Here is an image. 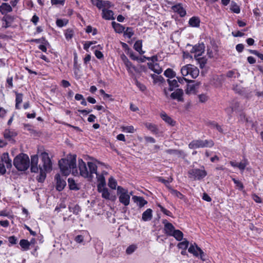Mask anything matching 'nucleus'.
Here are the masks:
<instances>
[{"instance_id":"774afa93","label":"nucleus","mask_w":263,"mask_h":263,"mask_svg":"<svg viewBox=\"0 0 263 263\" xmlns=\"http://www.w3.org/2000/svg\"><path fill=\"white\" fill-rule=\"evenodd\" d=\"M8 241L11 244L15 245L16 243L17 238L14 236H10Z\"/></svg>"},{"instance_id":"69168bd1","label":"nucleus","mask_w":263,"mask_h":263,"mask_svg":"<svg viewBox=\"0 0 263 263\" xmlns=\"http://www.w3.org/2000/svg\"><path fill=\"white\" fill-rule=\"evenodd\" d=\"M51 4L52 5H61L63 6L65 3V1L64 0H51Z\"/></svg>"},{"instance_id":"f704fd0d","label":"nucleus","mask_w":263,"mask_h":263,"mask_svg":"<svg viewBox=\"0 0 263 263\" xmlns=\"http://www.w3.org/2000/svg\"><path fill=\"white\" fill-rule=\"evenodd\" d=\"M20 245L23 250L26 251L29 249L30 242L26 239H21L20 242Z\"/></svg>"},{"instance_id":"423d86ee","label":"nucleus","mask_w":263,"mask_h":263,"mask_svg":"<svg viewBox=\"0 0 263 263\" xmlns=\"http://www.w3.org/2000/svg\"><path fill=\"white\" fill-rule=\"evenodd\" d=\"M117 195L119 196V201L125 206H127L130 202V195L128 190L120 186L117 187Z\"/></svg>"},{"instance_id":"bf43d9fd","label":"nucleus","mask_w":263,"mask_h":263,"mask_svg":"<svg viewBox=\"0 0 263 263\" xmlns=\"http://www.w3.org/2000/svg\"><path fill=\"white\" fill-rule=\"evenodd\" d=\"M112 5L109 1H102V8L103 9H107L111 7Z\"/></svg>"},{"instance_id":"f3484780","label":"nucleus","mask_w":263,"mask_h":263,"mask_svg":"<svg viewBox=\"0 0 263 263\" xmlns=\"http://www.w3.org/2000/svg\"><path fill=\"white\" fill-rule=\"evenodd\" d=\"M12 11V8L10 5L8 3H3L0 6V12L2 14H6Z\"/></svg>"},{"instance_id":"de8ad7c7","label":"nucleus","mask_w":263,"mask_h":263,"mask_svg":"<svg viewBox=\"0 0 263 263\" xmlns=\"http://www.w3.org/2000/svg\"><path fill=\"white\" fill-rule=\"evenodd\" d=\"M137 248V246L135 245H132L128 246L126 250V254L128 255L132 254L135 251Z\"/></svg>"},{"instance_id":"5fc2aeb1","label":"nucleus","mask_w":263,"mask_h":263,"mask_svg":"<svg viewBox=\"0 0 263 263\" xmlns=\"http://www.w3.org/2000/svg\"><path fill=\"white\" fill-rule=\"evenodd\" d=\"M122 128V131L126 133H133L135 131L134 127L133 126H123Z\"/></svg>"},{"instance_id":"49530a36","label":"nucleus","mask_w":263,"mask_h":263,"mask_svg":"<svg viewBox=\"0 0 263 263\" xmlns=\"http://www.w3.org/2000/svg\"><path fill=\"white\" fill-rule=\"evenodd\" d=\"M151 76H152V78H153V79L154 80V82L155 83H156L158 82L162 83L164 81V78L162 76H158L154 74H152Z\"/></svg>"},{"instance_id":"b1692460","label":"nucleus","mask_w":263,"mask_h":263,"mask_svg":"<svg viewBox=\"0 0 263 263\" xmlns=\"http://www.w3.org/2000/svg\"><path fill=\"white\" fill-rule=\"evenodd\" d=\"M3 163H5L7 167L10 168L12 166L11 160L9 158V154L7 153H4L2 154V158Z\"/></svg>"},{"instance_id":"c756f323","label":"nucleus","mask_w":263,"mask_h":263,"mask_svg":"<svg viewBox=\"0 0 263 263\" xmlns=\"http://www.w3.org/2000/svg\"><path fill=\"white\" fill-rule=\"evenodd\" d=\"M112 25L116 32L121 33L124 32L125 28L122 25L113 22H112Z\"/></svg>"},{"instance_id":"a211bd4d","label":"nucleus","mask_w":263,"mask_h":263,"mask_svg":"<svg viewBox=\"0 0 263 263\" xmlns=\"http://www.w3.org/2000/svg\"><path fill=\"white\" fill-rule=\"evenodd\" d=\"M148 68L157 74H160L162 71V69L157 63H148Z\"/></svg>"},{"instance_id":"393cba45","label":"nucleus","mask_w":263,"mask_h":263,"mask_svg":"<svg viewBox=\"0 0 263 263\" xmlns=\"http://www.w3.org/2000/svg\"><path fill=\"white\" fill-rule=\"evenodd\" d=\"M160 116L161 118L163 119V120H164L166 123H168L169 125H171L172 126L174 125L175 122L165 112H163L161 113Z\"/></svg>"},{"instance_id":"8fccbe9b","label":"nucleus","mask_w":263,"mask_h":263,"mask_svg":"<svg viewBox=\"0 0 263 263\" xmlns=\"http://www.w3.org/2000/svg\"><path fill=\"white\" fill-rule=\"evenodd\" d=\"M189 241L187 240H184L183 241L180 242L178 244V247L179 248L186 250L189 246Z\"/></svg>"},{"instance_id":"2eb2a0df","label":"nucleus","mask_w":263,"mask_h":263,"mask_svg":"<svg viewBox=\"0 0 263 263\" xmlns=\"http://www.w3.org/2000/svg\"><path fill=\"white\" fill-rule=\"evenodd\" d=\"M102 17L106 20H114V12L112 11L107 9H102Z\"/></svg>"},{"instance_id":"a878e982","label":"nucleus","mask_w":263,"mask_h":263,"mask_svg":"<svg viewBox=\"0 0 263 263\" xmlns=\"http://www.w3.org/2000/svg\"><path fill=\"white\" fill-rule=\"evenodd\" d=\"M206 125L211 128L216 129L220 133H223L221 126L215 121H209L206 123Z\"/></svg>"},{"instance_id":"9b49d317","label":"nucleus","mask_w":263,"mask_h":263,"mask_svg":"<svg viewBox=\"0 0 263 263\" xmlns=\"http://www.w3.org/2000/svg\"><path fill=\"white\" fill-rule=\"evenodd\" d=\"M205 46L203 44H199L194 46L191 52L195 53V58H197L202 55L204 51Z\"/></svg>"},{"instance_id":"680f3d73","label":"nucleus","mask_w":263,"mask_h":263,"mask_svg":"<svg viewBox=\"0 0 263 263\" xmlns=\"http://www.w3.org/2000/svg\"><path fill=\"white\" fill-rule=\"evenodd\" d=\"M127 54L129 55V57L131 58V59L133 60H139V58L137 56L135 55V53H134V52L129 49V48L128 49V52H127Z\"/></svg>"},{"instance_id":"7c9ffc66","label":"nucleus","mask_w":263,"mask_h":263,"mask_svg":"<svg viewBox=\"0 0 263 263\" xmlns=\"http://www.w3.org/2000/svg\"><path fill=\"white\" fill-rule=\"evenodd\" d=\"M40 170V175L37 178V180L40 182H43L46 177V171L43 170V168L40 165L39 166Z\"/></svg>"},{"instance_id":"37998d69","label":"nucleus","mask_w":263,"mask_h":263,"mask_svg":"<svg viewBox=\"0 0 263 263\" xmlns=\"http://www.w3.org/2000/svg\"><path fill=\"white\" fill-rule=\"evenodd\" d=\"M117 183L116 180L112 177H110L108 185L112 189H116Z\"/></svg>"},{"instance_id":"864d4df0","label":"nucleus","mask_w":263,"mask_h":263,"mask_svg":"<svg viewBox=\"0 0 263 263\" xmlns=\"http://www.w3.org/2000/svg\"><path fill=\"white\" fill-rule=\"evenodd\" d=\"M248 164V162L247 160H243L241 161L240 163H238V167L241 170L243 171L246 166Z\"/></svg>"},{"instance_id":"9d476101","label":"nucleus","mask_w":263,"mask_h":263,"mask_svg":"<svg viewBox=\"0 0 263 263\" xmlns=\"http://www.w3.org/2000/svg\"><path fill=\"white\" fill-rule=\"evenodd\" d=\"M167 82L169 84V88L164 89V93L166 97L168 98L169 92L173 91L175 88L178 87L179 86L178 84V81L176 80H171L170 79L167 80Z\"/></svg>"},{"instance_id":"ea45409f","label":"nucleus","mask_w":263,"mask_h":263,"mask_svg":"<svg viewBox=\"0 0 263 263\" xmlns=\"http://www.w3.org/2000/svg\"><path fill=\"white\" fill-rule=\"evenodd\" d=\"M230 9L232 11L235 13H239L240 10L239 6L235 2H232L231 4V8Z\"/></svg>"},{"instance_id":"f03ea898","label":"nucleus","mask_w":263,"mask_h":263,"mask_svg":"<svg viewBox=\"0 0 263 263\" xmlns=\"http://www.w3.org/2000/svg\"><path fill=\"white\" fill-rule=\"evenodd\" d=\"M59 166L62 173L65 176L71 172L73 175L80 174L76 167V156H73L69 159H62L59 161Z\"/></svg>"},{"instance_id":"2f4dec72","label":"nucleus","mask_w":263,"mask_h":263,"mask_svg":"<svg viewBox=\"0 0 263 263\" xmlns=\"http://www.w3.org/2000/svg\"><path fill=\"white\" fill-rule=\"evenodd\" d=\"M2 21L5 23L3 24V27L7 28L10 26V23L13 21V18L10 15H6L3 17Z\"/></svg>"},{"instance_id":"58836bf2","label":"nucleus","mask_w":263,"mask_h":263,"mask_svg":"<svg viewBox=\"0 0 263 263\" xmlns=\"http://www.w3.org/2000/svg\"><path fill=\"white\" fill-rule=\"evenodd\" d=\"M185 91L186 93L188 95L195 93L196 86L194 84H188Z\"/></svg>"},{"instance_id":"39448f33","label":"nucleus","mask_w":263,"mask_h":263,"mask_svg":"<svg viewBox=\"0 0 263 263\" xmlns=\"http://www.w3.org/2000/svg\"><path fill=\"white\" fill-rule=\"evenodd\" d=\"M214 143L212 140H202L201 139L193 140L189 144V147L191 149H196L203 147H211Z\"/></svg>"},{"instance_id":"338daca9","label":"nucleus","mask_w":263,"mask_h":263,"mask_svg":"<svg viewBox=\"0 0 263 263\" xmlns=\"http://www.w3.org/2000/svg\"><path fill=\"white\" fill-rule=\"evenodd\" d=\"M200 102L203 103L206 101L208 99V97L204 94H201L198 96Z\"/></svg>"},{"instance_id":"4be33fe9","label":"nucleus","mask_w":263,"mask_h":263,"mask_svg":"<svg viewBox=\"0 0 263 263\" xmlns=\"http://www.w3.org/2000/svg\"><path fill=\"white\" fill-rule=\"evenodd\" d=\"M144 125L153 134L157 135L158 134L159 130L155 124L149 122H146L144 124Z\"/></svg>"},{"instance_id":"4468645a","label":"nucleus","mask_w":263,"mask_h":263,"mask_svg":"<svg viewBox=\"0 0 263 263\" xmlns=\"http://www.w3.org/2000/svg\"><path fill=\"white\" fill-rule=\"evenodd\" d=\"M183 94V90L181 89H177L176 90L172 92L170 97L173 99H176L178 101H183L182 96Z\"/></svg>"},{"instance_id":"72a5a7b5","label":"nucleus","mask_w":263,"mask_h":263,"mask_svg":"<svg viewBox=\"0 0 263 263\" xmlns=\"http://www.w3.org/2000/svg\"><path fill=\"white\" fill-rule=\"evenodd\" d=\"M126 67V69L128 72L130 74H134V72L136 70V67L133 65V64L130 62H128L126 64H124Z\"/></svg>"},{"instance_id":"09e8293b","label":"nucleus","mask_w":263,"mask_h":263,"mask_svg":"<svg viewBox=\"0 0 263 263\" xmlns=\"http://www.w3.org/2000/svg\"><path fill=\"white\" fill-rule=\"evenodd\" d=\"M159 181L164 183L168 189L171 187L169 186V183L173 180L172 178H169L168 180H165L162 177H159L158 179Z\"/></svg>"},{"instance_id":"f8f14e48","label":"nucleus","mask_w":263,"mask_h":263,"mask_svg":"<svg viewBox=\"0 0 263 263\" xmlns=\"http://www.w3.org/2000/svg\"><path fill=\"white\" fill-rule=\"evenodd\" d=\"M39 158L37 155H35L31 157V171L32 173H36L38 172L39 167L37 166Z\"/></svg>"},{"instance_id":"4d7b16f0","label":"nucleus","mask_w":263,"mask_h":263,"mask_svg":"<svg viewBox=\"0 0 263 263\" xmlns=\"http://www.w3.org/2000/svg\"><path fill=\"white\" fill-rule=\"evenodd\" d=\"M73 35V31L72 30L67 29L66 30L65 33V38L67 40L71 39Z\"/></svg>"},{"instance_id":"bb28decb","label":"nucleus","mask_w":263,"mask_h":263,"mask_svg":"<svg viewBox=\"0 0 263 263\" xmlns=\"http://www.w3.org/2000/svg\"><path fill=\"white\" fill-rule=\"evenodd\" d=\"M199 249H201L200 248H199L196 243H194V245H191L190 247H189L188 249V251L193 254L195 256H199Z\"/></svg>"},{"instance_id":"a18cd8bd","label":"nucleus","mask_w":263,"mask_h":263,"mask_svg":"<svg viewBox=\"0 0 263 263\" xmlns=\"http://www.w3.org/2000/svg\"><path fill=\"white\" fill-rule=\"evenodd\" d=\"M227 76L228 78H236L239 76V73L235 70H230L227 73Z\"/></svg>"},{"instance_id":"aec40b11","label":"nucleus","mask_w":263,"mask_h":263,"mask_svg":"<svg viewBox=\"0 0 263 263\" xmlns=\"http://www.w3.org/2000/svg\"><path fill=\"white\" fill-rule=\"evenodd\" d=\"M133 199L140 208L143 207L147 203V202L142 197L135 196L133 197Z\"/></svg>"},{"instance_id":"4c0bfd02","label":"nucleus","mask_w":263,"mask_h":263,"mask_svg":"<svg viewBox=\"0 0 263 263\" xmlns=\"http://www.w3.org/2000/svg\"><path fill=\"white\" fill-rule=\"evenodd\" d=\"M68 183L70 190L77 191L79 189L77 184L72 178H68Z\"/></svg>"},{"instance_id":"473e14b6","label":"nucleus","mask_w":263,"mask_h":263,"mask_svg":"<svg viewBox=\"0 0 263 263\" xmlns=\"http://www.w3.org/2000/svg\"><path fill=\"white\" fill-rule=\"evenodd\" d=\"M171 236H173L178 241H180L183 238V234L180 230H175Z\"/></svg>"},{"instance_id":"13d9d810","label":"nucleus","mask_w":263,"mask_h":263,"mask_svg":"<svg viewBox=\"0 0 263 263\" xmlns=\"http://www.w3.org/2000/svg\"><path fill=\"white\" fill-rule=\"evenodd\" d=\"M135 84L142 91L146 90V87L144 85L139 82L136 79L135 80Z\"/></svg>"},{"instance_id":"c85d7f7f","label":"nucleus","mask_w":263,"mask_h":263,"mask_svg":"<svg viewBox=\"0 0 263 263\" xmlns=\"http://www.w3.org/2000/svg\"><path fill=\"white\" fill-rule=\"evenodd\" d=\"M164 230L165 232V233L168 235L171 236L172 235V233L175 231V227L171 223V224H167L166 226H165V228H164Z\"/></svg>"},{"instance_id":"6ab92c4d","label":"nucleus","mask_w":263,"mask_h":263,"mask_svg":"<svg viewBox=\"0 0 263 263\" xmlns=\"http://www.w3.org/2000/svg\"><path fill=\"white\" fill-rule=\"evenodd\" d=\"M98 190L99 192L102 193V197L106 199H110V194L109 192L108 189L106 187L98 186Z\"/></svg>"},{"instance_id":"dca6fc26","label":"nucleus","mask_w":263,"mask_h":263,"mask_svg":"<svg viewBox=\"0 0 263 263\" xmlns=\"http://www.w3.org/2000/svg\"><path fill=\"white\" fill-rule=\"evenodd\" d=\"M17 135V133L14 130L6 129L4 132V137L5 139L10 141L12 138L15 137Z\"/></svg>"},{"instance_id":"3c124183","label":"nucleus","mask_w":263,"mask_h":263,"mask_svg":"<svg viewBox=\"0 0 263 263\" xmlns=\"http://www.w3.org/2000/svg\"><path fill=\"white\" fill-rule=\"evenodd\" d=\"M92 4L96 6L98 9H102V1L101 0H91Z\"/></svg>"},{"instance_id":"c03bdc74","label":"nucleus","mask_w":263,"mask_h":263,"mask_svg":"<svg viewBox=\"0 0 263 263\" xmlns=\"http://www.w3.org/2000/svg\"><path fill=\"white\" fill-rule=\"evenodd\" d=\"M68 20L66 19H58L56 21V24L59 27H62L64 26H66L68 23Z\"/></svg>"},{"instance_id":"1a4fd4ad","label":"nucleus","mask_w":263,"mask_h":263,"mask_svg":"<svg viewBox=\"0 0 263 263\" xmlns=\"http://www.w3.org/2000/svg\"><path fill=\"white\" fill-rule=\"evenodd\" d=\"M56 180V189L59 191H62L66 185L65 179L62 178L60 175L58 174L55 176Z\"/></svg>"},{"instance_id":"e433bc0d","label":"nucleus","mask_w":263,"mask_h":263,"mask_svg":"<svg viewBox=\"0 0 263 263\" xmlns=\"http://www.w3.org/2000/svg\"><path fill=\"white\" fill-rule=\"evenodd\" d=\"M169 190L171 194L174 196L175 197H176L181 199H183L184 198V195H182L180 192H179L177 190H174L172 187H170Z\"/></svg>"},{"instance_id":"ddd939ff","label":"nucleus","mask_w":263,"mask_h":263,"mask_svg":"<svg viewBox=\"0 0 263 263\" xmlns=\"http://www.w3.org/2000/svg\"><path fill=\"white\" fill-rule=\"evenodd\" d=\"M172 9L174 12L177 13L181 17L184 16L186 14L185 9L181 4L173 6Z\"/></svg>"},{"instance_id":"412c9836","label":"nucleus","mask_w":263,"mask_h":263,"mask_svg":"<svg viewBox=\"0 0 263 263\" xmlns=\"http://www.w3.org/2000/svg\"><path fill=\"white\" fill-rule=\"evenodd\" d=\"M152 210L151 209H147L142 214V219L144 221H149L152 218Z\"/></svg>"},{"instance_id":"0e129e2a","label":"nucleus","mask_w":263,"mask_h":263,"mask_svg":"<svg viewBox=\"0 0 263 263\" xmlns=\"http://www.w3.org/2000/svg\"><path fill=\"white\" fill-rule=\"evenodd\" d=\"M74 240L79 243H82L84 240V236L82 235H78L74 238Z\"/></svg>"},{"instance_id":"5701e85b","label":"nucleus","mask_w":263,"mask_h":263,"mask_svg":"<svg viewBox=\"0 0 263 263\" xmlns=\"http://www.w3.org/2000/svg\"><path fill=\"white\" fill-rule=\"evenodd\" d=\"M142 41L141 40L137 41L134 45V49L139 52L140 54H143L145 51L142 50Z\"/></svg>"},{"instance_id":"20e7f679","label":"nucleus","mask_w":263,"mask_h":263,"mask_svg":"<svg viewBox=\"0 0 263 263\" xmlns=\"http://www.w3.org/2000/svg\"><path fill=\"white\" fill-rule=\"evenodd\" d=\"M181 73L184 77L190 76L191 78L195 79L199 76V71L195 66L187 64L181 68Z\"/></svg>"},{"instance_id":"a19ab883","label":"nucleus","mask_w":263,"mask_h":263,"mask_svg":"<svg viewBox=\"0 0 263 263\" xmlns=\"http://www.w3.org/2000/svg\"><path fill=\"white\" fill-rule=\"evenodd\" d=\"M164 74L165 77L172 78L175 77V72L171 68L167 69L164 72Z\"/></svg>"},{"instance_id":"6e6d98bb","label":"nucleus","mask_w":263,"mask_h":263,"mask_svg":"<svg viewBox=\"0 0 263 263\" xmlns=\"http://www.w3.org/2000/svg\"><path fill=\"white\" fill-rule=\"evenodd\" d=\"M158 206L160 209L161 211L163 214H164L165 215H166L167 216L172 217V213L170 211L166 210V209H165L164 207H163L160 204H158Z\"/></svg>"},{"instance_id":"7ed1b4c3","label":"nucleus","mask_w":263,"mask_h":263,"mask_svg":"<svg viewBox=\"0 0 263 263\" xmlns=\"http://www.w3.org/2000/svg\"><path fill=\"white\" fill-rule=\"evenodd\" d=\"M13 165L19 171H25L30 166V159L27 154L21 153L13 160Z\"/></svg>"},{"instance_id":"0eeeda50","label":"nucleus","mask_w":263,"mask_h":263,"mask_svg":"<svg viewBox=\"0 0 263 263\" xmlns=\"http://www.w3.org/2000/svg\"><path fill=\"white\" fill-rule=\"evenodd\" d=\"M189 177L194 180H201L207 175L204 169L193 168L189 171Z\"/></svg>"},{"instance_id":"6e6552de","label":"nucleus","mask_w":263,"mask_h":263,"mask_svg":"<svg viewBox=\"0 0 263 263\" xmlns=\"http://www.w3.org/2000/svg\"><path fill=\"white\" fill-rule=\"evenodd\" d=\"M41 159L43 163L41 166L43 170L46 172H50L52 170V163L49 157L48 154L44 152L41 154Z\"/></svg>"},{"instance_id":"603ef678","label":"nucleus","mask_w":263,"mask_h":263,"mask_svg":"<svg viewBox=\"0 0 263 263\" xmlns=\"http://www.w3.org/2000/svg\"><path fill=\"white\" fill-rule=\"evenodd\" d=\"M124 35L128 37L129 39L131 38L132 36L134 35V32L133 31V29L130 27H127L126 30L124 31Z\"/></svg>"},{"instance_id":"c9c22d12","label":"nucleus","mask_w":263,"mask_h":263,"mask_svg":"<svg viewBox=\"0 0 263 263\" xmlns=\"http://www.w3.org/2000/svg\"><path fill=\"white\" fill-rule=\"evenodd\" d=\"M15 94H16L15 108L17 109H19L20 108L19 105H20V104H21L22 102V101H23V94L19 93L17 92H15Z\"/></svg>"},{"instance_id":"e2e57ef3","label":"nucleus","mask_w":263,"mask_h":263,"mask_svg":"<svg viewBox=\"0 0 263 263\" xmlns=\"http://www.w3.org/2000/svg\"><path fill=\"white\" fill-rule=\"evenodd\" d=\"M96 41H87L84 44V49L85 50H88V48L91 45L96 44Z\"/></svg>"},{"instance_id":"f257e3e1","label":"nucleus","mask_w":263,"mask_h":263,"mask_svg":"<svg viewBox=\"0 0 263 263\" xmlns=\"http://www.w3.org/2000/svg\"><path fill=\"white\" fill-rule=\"evenodd\" d=\"M79 168L80 170V175L85 178H87L89 180H91L96 175V178L99 182L98 187L100 185L101 187L105 185V178L102 175H99L97 173V166L92 162H88L87 165L83 161L82 159H79Z\"/></svg>"},{"instance_id":"052dcab7","label":"nucleus","mask_w":263,"mask_h":263,"mask_svg":"<svg viewBox=\"0 0 263 263\" xmlns=\"http://www.w3.org/2000/svg\"><path fill=\"white\" fill-rule=\"evenodd\" d=\"M232 180L233 181L234 183L236 184V185L238 187L239 190H242L243 189V185L240 181L236 180L235 178H233Z\"/></svg>"},{"instance_id":"cd10ccee","label":"nucleus","mask_w":263,"mask_h":263,"mask_svg":"<svg viewBox=\"0 0 263 263\" xmlns=\"http://www.w3.org/2000/svg\"><path fill=\"white\" fill-rule=\"evenodd\" d=\"M200 22V20L198 17L193 16L189 20V24L192 27H197L199 26Z\"/></svg>"},{"instance_id":"79ce46f5","label":"nucleus","mask_w":263,"mask_h":263,"mask_svg":"<svg viewBox=\"0 0 263 263\" xmlns=\"http://www.w3.org/2000/svg\"><path fill=\"white\" fill-rule=\"evenodd\" d=\"M69 211L74 214L77 215L81 211V208L78 205H75L73 206L69 207Z\"/></svg>"}]
</instances>
